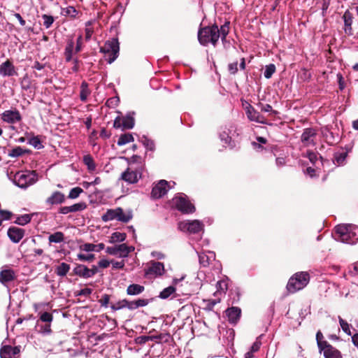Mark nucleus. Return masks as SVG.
Instances as JSON below:
<instances>
[{"label":"nucleus","instance_id":"obj_41","mask_svg":"<svg viewBox=\"0 0 358 358\" xmlns=\"http://www.w3.org/2000/svg\"><path fill=\"white\" fill-rule=\"evenodd\" d=\"M126 234L115 231L112 234L109 242L111 243L116 242H122L126 239Z\"/></svg>","mask_w":358,"mask_h":358},{"label":"nucleus","instance_id":"obj_40","mask_svg":"<svg viewBox=\"0 0 358 358\" xmlns=\"http://www.w3.org/2000/svg\"><path fill=\"white\" fill-rule=\"evenodd\" d=\"M78 14V11L73 6H69L62 8L61 15L64 16H69L71 18H75Z\"/></svg>","mask_w":358,"mask_h":358},{"label":"nucleus","instance_id":"obj_47","mask_svg":"<svg viewBox=\"0 0 358 358\" xmlns=\"http://www.w3.org/2000/svg\"><path fill=\"white\" fill-rule=\"evenodd\" d=\"M42 19L43 20V26L46 29H49L52 25L55 22V17L52 15L43 14L41 15Z\"/></svg>","mask_w":358,"mask_h":358},{"label":"nucleus","instance_id":"obj_61","mask_svg":"<svg viewBox=\"0 0 358 358\" xmlns=\"http://www.w3.org/2000/svg\"><path fill=\"white\" fill-rule=\"evenodd\" d=\"M336 76H337L339 89L341 90H344V88L345 87V79H344L343 76L340 73H337Z\"/></svg>","mask_w":358,"mask_h":358},{"label":"nucleus","instance_id":"obj_15","mask_svg":"<svg viewBox=\"0 0 358 358\" xmlns=\"http://www.w3.org/2000/svg\"><path fill=\"white\" fill-rule=\"evenodd\" d=\"M200 264L203 267L209 266L215 261V254L213 251L208 250L206 252H199L196 250Z\"/></svg>","mask_w":358,"mask_h":358},{"label":"nucleus","instance_id":"obj_56","mask_svg":"<svg viewBox=\"0 0 358 358\" xmlns=\"http://www.w3.org/2000/svg\"><path fill=\"white\" fill-rule=\"evenodd\" d=\"M53 320V317L51 313L48 312H44L40 315V320L46 322L47 324H50Z\"/></svg>","mask_w":358,"mask_h":358},{"label":"nucleus","instance_id":"obj_19","mask_svg":"<svg viewBox=\"0 0 358 358\" xmlns=\"http://www.w3.org/2000/svg\"><path fill=\"white\" fill-rule=\"evenodd\" d=\"M65 201V195L59 191L54 192L45 200V203L48 206L58 205L64 203Z\"/></svg>","mask_w":358,"mask_h":358},{"label":"nucleus","instance_id":"obj_2","mask_svg":"<svg viewBox=\"0 0 358 358\" xmlns=\"http://www.w3.org/2000/svg\"><path fill=\"white\" fill-rule=\"evenodd\" d=\"M220 38L219 28L216 24L200 27L198 31V40L201 45L206 46L212 44L215 47Z\"/></svg>","mask_w":358,"mask_h":358},{"label":"nucleus","instance_id":"obj_37","mask_svg":"<svg viewBox=\"0 0 358 358\" xmlns=\"http://www.w3.org/2000/svg\"><path fill=\"white\" fill-rule=\"evenodd\" d=\"M50 243H60L64 241V234L61 231L52 234L48 237Z\"/></svg>","mask_w":358,"mask_h":358},{"label":"nucleus","instance_id":"obj_9","mask_svg":"<svg viewBox=\"0 0 358 358\" xmlns=\"http://www.w3.org/2000/svg\"><path fill=\"white\" fill-rule=\"evenodd\" d=\"M178 229L182 231H187L189 234H198L203 231V224L198 220H187L179 222Z\"/></svg>","mask_w":358,"mask_h":358},{"label":"nucleus","instance_id":"obj_12","mask_svg":"<svg viewBox=\"0 0 358 358\" xmlns=\"http://www.w3.org/2000/svg\"><path fill=\"white\" fill-rule=\"evenodd\" d=\"M169 188L168 182L161 180L152 187L151 196L153 199H159L167 193Z\"/></svg>","mask_w":358,"mask_h":358},{"label":"nucleus","instance_id":"obj_8","mask_svg":"<svg viewBox=\"0 0 358 358\" xmlns=\"http://www.w3.org/2000/svg\"><path fill=\"white\" fill-rule=\"evenodd\" d=\"M165 273L163 263L155 261H150L145 268V275L148 278H159Z\"/></svg>","mask_w":358,"mask_h":358},{"label":"nucleus","instance_id":"obj_36","mask_svg":"<svg viewBox=\"0 0 358 358\" xmlns=\"http://www.w3.org/2000/svg\"><path fill=\"white\" fill-rule=\"evenodd\" d=\"M70 270V266L64 262L61 263L57 266L55 272L58 276H65Z\"/></svg>","mask_w":358,"mask_h":358},{"label":"nucleus","instance_id":"obj_51","mask_svg":"<svg viewBox=\"0 0 358 358\" xmlns=\"http://www.w3.org/2000/svg\"><path fill=\"white\" fill-rule=\"evenodd\" d=\"M275 66L273 64L266 65L264 73V77L267 79L271 78L273 74L275 72Z\"/></svg>","mask_w":358,"mask_h":358},{"label":"nucleus","instance_id":"obj_32","mask_svg":"<svg viewBox=\"0 0 358 358\" xmlns=\"http://www.w3.org/2000/svg\"><path fill=\"white\" fill-rule=\"evenodd\" d=\"M74 48V42L72 39L69 40L64 50V57L66 62H69L72 59V55Z\"/></svg>","mask_w":358,"mask_h":358},{"label":"nucleus","instance_id":"obj_59","mask_svg":"<svg viewBox=\"0 0 358 358\" xmlns=\"http://www.w3.org/2000/svg\"><path fill=\"white\" fill-rule=\"evenodd\" d=\"M12 216V213L6 210L0 209V219L2 220H9Z\"/></svg>","mask_w":358,"mask_h":358},{"label":"nucleus","instance_id":"obj_58","mask_svg":"<svg viewBox=\"0 0 358 358\" xmlns=\"http://www.w3.org/2000/svg\"><path fill=\"white\" fill-rule=\"evenodd\" d=\"M78 259L80 261H85V262H92L94 259V255L93 254H89V255H84L82 253H80L77 255Z\"/></svg>","mask_w":358,"mask_h":358},{"label":"nucleus","instance_id":"obj_11","mask_svg":"<svg viewBox=\"0 0 358 358\" xmlns=\"http://www.w3.org/2000/svg\"><path fill=\"white\" fill-rule=\"evenodd\" d=\"M134 246H128L125 243L116 245L113 247H108L106 252L111 255L127 257L128 255L134 250Z\"/></svg>","mask_w":358,"mask_h":358},{"label":"nucleus","instance_id":"obj_6","mask_svg":"<svg viewBox=\"0 0 358 358\" xmlns=\"http://www.w3.org/2000/svg\"><path fill=\"white\" fill-rule=\"evenodd\" d=\"M172 201L173 205L184 214H189L195 211L194 206L188 200L185 194H178Z\"/></svg>","mask_w":358,"mask_h":358},{"label":"nucleus","instance_id":"obj_49","mask_svg":"<svg viewBox=\"0 0 358 358\" xmlns=\"http://www.w3.org/2000/svg\"><path fill=\"white\" fill-rule=\"evenodd\" d=\"M322 134L326 138L327 141L333 142L334 140V136L333 133L329 129L328 127H324L322 128Z\"/></svg>","mask_w":358,"mask_h":358},{"label":"nucleus","instance_id":"obj_35","mask_svg":"<svg viewBox=\"0 0 358 358\" xmlns=\"http://www.w3.org/2000/svg\"><path fill=\"white\" fill-rule=\"evenodd\" d=\"M250 121L256 123L266 124V120L261 113H247Z\"/></svg>","mask_w":358,"mask_h":358},{"label":"nucleus","instance_id":"obj_53","mask_svg":"<svg viewBox=\"0 0 358 358\" xmlns=\"http://www.w3.org/2000/svg\"><path fill=\"white\" fill-rule=\"evenodd\" d=\"M299 77L303 82H309L311 80L312 75L306 69H302Z\"/></svg>","mask_w":358,"mask_h":358},{"label":"nucleus","instance_id":"obj_60","mask_svg":"<svg viewBox=\"0 0 358 358\" xmlns=\"http://www.w3.org/2000/svg\"><path fill=\"white\" fill-rule=\"evenodd\" d=\"M110 301V296L108 294H104L101 299L99 300V303L103 307L107 308Z\"/></svg>","mask_w":358,"mask_h":358},{"label":"nucleus","instance_id":"obj_46","mask_svg":"<svg viewBox=\"0 0 358 358\" xmlns=\"http://www.w3.org/2000/svg\"><path fill=\"white\" fill-rule=\"evenodd\" d=\"M323 338L324 336L322 332L318 331L316 334V341L320 352H322V350L324 349V347L329 344L326 341H322Z\"/></svg>","mask_w":358,"mask_h":358},{"label":"nucleus","instance_id":"obj_50","mask_svg":"<svg viewBox=\"0 0 358 358\" xmlns=\"http://www.w3.org/2000/svg\"><path fill=\"white\" fill-rule=\"evenodd\" d=\"M25 150L24 149L20 146H17L9 151L8 155L11 157H17L22 156Z\"/></svg>","mask_w":358,"mask_h":358},{"label":"nucleus","instance_id":"obj_39","mask_svg":"<svg viewBox=\"0 0 358 358\" xmlns=\"http://www.w3.org/2000/svg\"><path fill=\"white\" fill-rule=\"evenodd\" d=\"M90 94V90L88 87V84L87 82L83 81L80 85V98L82 101H85L87 96Z\"/></svg>","mask_w":358,"mask_h":358},{"label":"nucleus","instance_id":"obj_57","mask_svg":"<svg viewBox=\"0 0 358 358\" xmlns=\"http://www.w3.org/2000/svg\"><path fill=\"white\" fill-rule=\"evenodd\" d=\"M80 249L85 252H96V247H94V244L93 243H84L80 246Z\"/></svg>","mask_w":358,"mask_h":358},{"label":"nucleus","instance_id":"obj_21","mask_svg":"<svg viewBox=\"0 0 358 358\" xmlns=\"http://www.w3.org/2000/svg\"><path fill=\"white\" fill-rule=\"evenodd\" d=\"M315 135L316 133L313 129H306L301 135L302 143L306 146L313 145Z\"/></svg>","mask_w":358,"mask_h":358},{"label":"nucleus","instance_id":"obj_43","mask_svg":"<svg viewBox=\"0 0 358 358\" xmlns=\"http://www.w3.org/2000/svg\"><path fill=\"white\" fill-rule=\"evenodd\" d=\"M176 287L174 286H169L164 288L159 294V297L163 299H168L170 296L174 294Z\"/></svg>","mask_w":358,"mask_h":358},{"label":"nucleus","instance_id":"obj_18","mask_svg":"<svg viewBox=\"0 0 358 358\" xmlns=\"http://www.w3.org/2000/svg\"><path fill=\"white\" fill-rule=\"evenodd\" d=\"M353 18V13L350 10H347L343 15V19L344 21V31L345 33L348 36L353 34L352 28Z\"/></svg>","mask_w":358,"mask_h":358},{"label":"nucleus","instance_id":"obj_28","mask_svg":"<svg viewBox=\"0 0 358 358\" xmlns=\"http://www.w3.org/2000/svg\"><path fill=\"white\" fill-rule=\"evenodd\" d=\"M1 120L10 124H14L20 122L21 116L20 113H2Z\"/></svg>","mask_w":358,"mask_h":358},{"label":"nucleus","instance_id":"obj_16","mask_svg":"<svg viewBox=\"0 0 358 358\" xmlns=\"http://www.w3.org/2000/svg\"><path fill=\"white\" fill-rule=\"evenodd\" d=\"M0 74L3 77H10L17 76V72L16 71L15 67L13 62L9 59H7L0 64Z\"/></svg>","mask_w":358,"mask_h":358},{"label":"nucleus","instance_id":"obj_14","mask_svg":"<svg viewBox=\"0 0 358 358\" xmlns=\"http://www.w3.org/2000/svg\"><path fill=\"white\" fill-rule=\"evenodd\" d=\"M21 346H14L6 345L1 346L0 349L1 358H17L16 356L20 354Z\"/></svg>","mask_w":358,"mask_h":358},{"label":"nucleus","instance_id":"obj_13","mask_svg":"<svg viewBox=\"0 0 358 358\" xmlns=\"http://www.w3.org/2000/svg\"><path fill=\"white\" fill-rule=\"evenodd\" d=\"M141 177V172L137 169H132L131 167L128 168L121 175V179L129 184L136 183Z\"/></svg>","mask_w":358,"mask_h":358},{"label":"nucleus","instance_id":"obj_33","mask_svg":"<svg viewBox=\"0 0 358 358\" xmlns=\"http://www.w3.org/2000/svg\"><path fill=\"white\" fill-rule=\"evenodd\" d=\"M83 163L87 167L90 172H93L96 169V164L93 157L90 155H85L83 159Z\"/></svg>","mask_w":358,"mask_h":358},{"label":"nucleus","instance_id":"obj_24","mask_svg":"<svg viewBox=\"0 0 358 358\" xmlns=\"http://www.w3.org/2000/svg\"><path fill=\"white\" fill-rule=\"evenodd\" d=\"M325 358H342L341 352L330 344H328L322 350Z\"/></svg>","mask_w":358,"mask_h":358},{"label":"nucleus","instance_id":"obj_4","mask_svg":"<svg viewBox=\"0 0 358 358\" xmlns=\"http://www.w3.org/2000/svg\"><path fill=\"white\" fill-rule=\"evenodd\" d=\"M310 275L307 272H298L292 275L287 285L289 293H295L303 289L309 282Z\"/></svg>","mask_w":358,"mask_h":358},{"label":"nucleus","instance_id":"obj_29","mask_svg":"<svg viewBox=\"0 0 358 358\" xmlns=\"http://www.w3.org/2000/svg\"><path fill=\"white\" fill-rule=\"evenodd\" d=\"M229 279L224 276L222 280H219L216 284V294H225L228 287H229Z\"/></svg>","mask_w":358,"mask_h":358},{"label":"nucleus","instance_id":"obj_63","mask_svg":"<svg viewBox=\"0 0 358 358\" xmlns=\"http://www.w3.org/2000/svg\"><path fill=\"white\" fill-rule=\"evenodd\" d=\"M120 100L117 97H112L107 100L106 104L109 108L117 106L119 103Z\"/></svg>","mask_w":358,"mask_h":358},{"label":"nucleus","instance_id":"obj_27","mask_svg":"<svg viewBox=\"0 0 358 358\" xmlns=\"http://www.w3.org/2000/svg\"><path fill=\"white\" fill-rule=\"evenodd\" d=\"M149 300L145 299H138L137 300L131 301L127 300L126 308H128L129 310H133L140 307H144L147 306Z\"/></svg>","mask_w":358,"mask_h":358},{"label":"nucleus","instance_id":"obj_45","mask_svg":"<svg viewBox=\"0 0 358 358\" xmlns=\"http://www.w3.org/2000/svg\"><path fill=\"white\" fill-rule=\"evenodd\" d=\"M31 220V215L29 214H24L17 217L15 222L19 225H25L30 222Z\"/></svg>","mask_w":358,"mask_h":358},{"label":"nucleus","instance_id":"obj_31","mask_svg":"<svg viewBox=\"0 0 358 358\" xmlns=\"http://www.w3.org/2000/svg\"><path fill=\"white\" fill-rule=\"evenodd\" d=\"M145 289L144 286L138 284H131L127 288V294L131 296L138 295Z\"/></svg>","mask_w":358,"mask_h":358},{"label":"nucleus","instance_id":"obj_26","mask_svg":"<svg viewBox=\"0 0 358 358\" xmlns=\"http://www.w3.org/2000/svg\"><path fill=\"white\" fill-rule=\"evenodd\" d=\"M15 278V274L12 269H3L0 272V282L6 285Z\"/></svg>","mask_w":358,"mask_h":358},{"label":"nucleus","instance_id":"obj_22","mask_svg":"<svg viewBox=\"0 0 358 358\" xmlns=\"http://www.w3.org/2000/svg\"><path fill=\"white\" fill-rule=\"evenodd\" d=\"M232 131H234L232 127H231V128H227V127L221 128V131L219 134L220 138L226 145L232 146L231 136Z\"/></svg>","mask_w":358,"mask_h":358},{"label":"nucleus","instance_id":"obj_42","mask_svg":"<svg viewBox=\"0 0 358 358\" xmlns=\"http://www.w3.org/2000/svg\"><path fill=\"white\" fill-rule=\"evenodd\" d=\"M139 141L146 148L147 150L150 151H153L155 150L154 141L148 138L147 136H143Z\"/></svg>","mask_w":358,"mask_h":358},{"label":"nucleus","instance_id":"obj_44","mask_svg":"<svg viewBox=\"0 0 358 358\" xmlns=\"http://www.w3.org/2000/svg\"><path fill=\"white\" fill-rule=\"evenodd\" d=\"M229 22H226L221 26L220 29H219L220 37H221L222 41L226 40L227 36L229 32Z\"/></svg>","mask_w":358,"mask_h":358},{"label":"nucleus","instance_id":"obj_25","mask_svg":"<svg viewBox=\"0 0 358 358\" xmlns=\"http://www.w3.org/2000/svg\"><path fill=\"white\" fill-rule=\"evenodd\" d=\"M228 320L231 323H236L241 317V310L238 307H231L226 310Z\"/></svg>","mask_w":358,"mask_h":358},{"label":"nucleus","instance_id":"obj_3","mask_svg":"<svg viewBox=\"0 0 358 358\" xmlns=\"http://www.w3.org/2000/svg\"><path fill=\"white\" fill-rule=\"evenodd\" d=\"M38 180L35 171H20L15 173L13 178V183L21 189H27Z\"/></svg>","mask_w":358,"mask_h":358},{"label":"nucleus","instance_id":"obj_10","mask_svg":"<svg viewBox=\"0 0 358 358\" xmlns=\"http://www.w3.org/2000/svg\"><path fill=\"white\" fill-rule=\"evenodd\" d=\"M134 126V118L130 114L128 113L126 115L117 116L113 123V127L116 129H120L121 130L131 129Z\"/></svg>","mask_w":358,"mask_h":358},{"label":"nucleus","instance_id":"obj_64","mask_svg":"<svg viewBox=\"0 0 358 358\" xmlns=\"http://www.w3.org/2000/svg\"><path fill=\"white\" fill-rule=\"evenodd\" d=\"M228 69L231 74H235L238 71V62H235L228 65Z\"/></svg>","mask_w":358,"mask_h":358},{"label":"nucleus","instance_id":"obj_23","mask_svg":"<svg viewBox=\"0 0 358 358\" xmlns=\"http://www.w3.org/2000/svg\"><path fill=\"white\" fill-rule=\"evenodd\" d=\"M73 273L76 275H78L83 278H92V273L90 271V268L83 264L76 265V267L73 268Z\"/></svg>","mask_w":358,"mask_h":358},{"label":"nucleus","instance_id":"obj_34","mask_svg":"<svg viewBox=\"0 0 358 358\" xmlns=\"http://www.w3.org/2000/svg\"><path fill=\"white\" fill-rule=\"evenodd\" d=\"M169 334H159L157 335L149 336V339L151 341H155L157 343H166L170 339Z\"/></svg>","mask_w":358,"mask_h":358},{"label":"nucleus","instance_id":"obj_7","mask_svg":"<svg viewBox=\"0 0 358 358\" xmlns=\"http://www.w3.org/2000/svg\"><path fill=\"white\" fill-rule=\"evenodd\" d=\"M103 222H108L111 220H118L123 222H127L131 219L130 214H125L121 208L115 209H108L106 213L101 216Z\"/></svg>","mask_w":358,"mask_h":358},{"label":"nucleus","instance_id":"obj_62","mask_svg":"<svg viewBox=\"0 0 358 358\" xmlns=\"http://www.w3.org/2000/svg\"><path fill=\"white\" fill-rule=\"evenodd\" d=\"M150 341L149 336H141L135 339V343L138 345H143Z\"/></svg>","mask_w":358,"mask_h":358},{"label":"nucleus","instance_id":"obj_1","mask_svg":"<svg viewBox=\"0 0 358 358\" xmlns=\"http://www.w3.org/2000/svg\"><path fill=\"white\" fill-rule=\"evenodd\" d=\"M335 240L350 245L358 242V226L353 224H339L335 227Z\"/></svg>","mask_w":358,"mask_h":358},{"label":"nucleus","instance_id":"obj_17","mask_svg":"<svg viewBox=\"0 0 358 358\" xmlns=\"http://www.w3.org/2000/svg\"><path fill=\"white\" fill-rule=\"evenodd\" d=\"M7 234L12 242L17 243L24 237V230L17 227H11L8 229Z\"/></svg>","mask_w":358,"mask_h":358},{"label":"nucleus","instance_id":"obj_38","mask_svg":"<svg viewBox=\"0 0 358 358\" xmlns=\"http://www.w3.org/2000/svg\"><path fill=\"white\" fill-rule=\"evenodd\" d=\"M134 138L131 134H124L120 136L117 144L119 146L124 145L128 143L133 142Z\"/></svg>","mask_w":358,"mask_h":358},{"label":"nucleus","instance_id":"obj_30","mask_svg":"<svg viewBox=\"0 0 358 358\" xmlns=\"http://www.w3.org/2000/svg\"><path fill=\"white\" fill-rule=\"evenodd\" d=\"M348 156V152L345 150H341L336 152L334 155L333 162L337 166H342L345 164Z\"/></svg>","mask_w":358,"mask_h":358},{"label":"nucleus","instance_id":"obj_52","mask_svg":"<svg viewBox=\"0 0 358 358\" xmlns=\"http://www.w3.org/2000/svg\"><path fill=\"white\" fill-rule=\"evenodd\" d=\"M83 192V189L81 187H73L70 190L68 197L69 199H74L78 198L80 196V194Z\"/></svg>","mask_w":358,"mask_h":358},{"label":"nucleus","instance_id":"obj_55","mask_svg":"<svg viewBox=\"0 0 358 358\" xmlns=\"http://www.w3.org/2000/svg\"><path fill=\"white\" fill-rule=\"evenodd\" d=\"M126 306H127V299H122V300L117 301L115 304H112L110 306V308L113 310L115 311V310H118L126 308Z\"/></svg>","mask_w":358,"mask_h":358},{"label":"nucleus","instance_id":"obj_54","mask_svg":"<svg viewBox=\"0 0 358 358\" xmlns=\"http://www.w3.org/2000/svg\"><path fill=\"white\" fill-rule=\"evenodd\" d=\"M29 143L36 149H41L43 148L41 141L38 136H33L29 138Z\"/></svg>","mask_w":358,"mask_h":358},{"label":"nucleus","instance_id":"obj_48","mask_svg":"<svg viewBox=\"0 0 358 358\" xmlns=\"http://www.w3.org/2000/svg\"><path fill=\"white\" fill-rule=\"evenodd\" d=\"M338 321L342 330L348 335L350 336L352 332L350 331V324L345 321L341 317L338 316Z\"/></svg>","mask_w":358,"mask_h":358},{"label":"nucleus","instance_id":"obj_20","mask_svg":"<svg viewBox=\"0 0 358 358\" xmlns=\"http://www.w3.org/2000/svg\"><path fill=\"white\" fill-rule=\"evenodd\" d=\"M87 208V204L85 202H80L75 203L70 206H63L59 208V213L66 215L70 213H75L82 211Z\"/></svg>","mask_w":358,"mask_h":358},{"label":"nucleus","instance_id":"obj_5","mask_svg":"<svg viewBox=\"0 0 358 358\" xmlns=\"http://www.w3.org/2000/svg\"><path fill=\"white\" fill-rule=\"evenodd\" d=\"M100 52L107 55V62L112 64L119 55L120 43L117 38H113L105 42L104 45L100 48Z\"/></svg>","mask_w":358,"mask_h":358}]
</instances>
